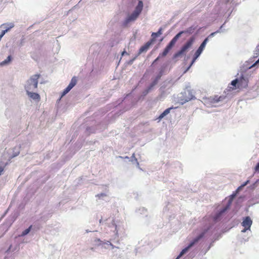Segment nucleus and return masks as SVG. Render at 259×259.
I'll return each instance as SVG.
<instances>
[{"label": "nucleus", "mask_w": 259, "mask_h": 259, "mask_svg": "<svg viewBox=\"0 0 259 259\" xmlns=\"http://www.w3.org/2000/svg\"><path fill=\"white\" fill-rule=\"evenodd\" d=\"M27 144L23 143L22 144L17 145L12 149L9 150L8 159L6 161L2 160L0 161V176L3 172L5 166L9 163L11 159L17 156L21 152L22 155H24V154L26 153L27 150H25V151H23V150L25 148H27Z\"/></svg>", "instance_id": "nucleus-1"}, {"label": "nucleus", "mask_w": 259, "mask_h": 259, "mask_svg": "<svg viewBox=\"0 0 259 259\" xmlns=\"http://www.w3.org/2000/svg\"><path fill=\"white\" fill-rule=\"evenodd\" d=\"M137 2H138V4L135 7L134 11L121 22V26L122 27H126L130 23L134 22L141 13L143 8V0H132V3L133 5H135Z\"/></svg>", "instance_id": "nucleus-2"}, {"label": "nucleus", "mask_w": 259, "mask_h": 259, "mask_svg": "<svg viewBox=\"0 0 259 259\" xmlns=\"http://www.w3.org/2000/svg\"><path fill=\"white\" fill-rule=\"evenodd\" d=\"M229 209V208L225 206L223 208L219 210L215 213L214 216L212 217H209L208 218H204V225L206 226L211 227V230H212L213 232V230L215 228L214 226L215 224L217 223L220 222L222 220L223 215Z\"/></svg>", "instance_id": "nucleus-3"}, {"label": "nucleus", "mask_w": 259, "mask_h": 259, "mask_svg": "<svg viewBox=\"0 0 259 259\" xmlns=\"http://www.w3.org/2000/svg\"><path fill=\"white\" fill-rule=\"evenodd\" d=\"M213 233V231L211 230V227L206 226L204 225L201 228L200 233L189 244L192 247L198 244L203 238L209 237Z\"/></svg>", "instance_id": "nucleus-4"}, {"label": "nucleus", "mask_w": 259, "mask_h": 259, "mask_svg": "<svg viewBox=\"0 0 259 259\" xmlns=\"http://www.w3.org/2000/svg\"><path fill=\"white\" fill-rule=\"evenodd\" d=\"M213 233V231L211 230V227L206 226L204 225L201 228L200 233L189 244L192 247L198 244L203 238L209 237Z\"/></svg>", "instance_id": "nucleus-5"}, {"label": "nucleus", "mask_w": 259, "mask_h": 259, "mask_svg": "<svg viewBox=\"0 0 259 259\" xmlns=\"http://www.w3.org/2000/svg\"><path fill=\"white\" fill-rule=\"evenodd\" d=\"M93 245L94 247H92L90 248V249L93 251H96V247L109 249L110 247H111L112 249L114 248L119 249V247L114 245L110 241L105 240L103 241L98 238H97L94 240Z\"/></svg>", "instance_id": "nucleus-6"}, {"label": "nucleus", "mask_w": 259, "mask_h": 259, "mask_svg": "<svg viewBox=\"0 0 259 259\" xmlns=\"http://www.w3.org/2000/svg\"><path fill=\"white\" fill-rule=\"evenodd\" d=\"M40 75L36 74L31 76L27 81L25 85V89L26 91H34L37 88L38 79Z\"/></svg>", "instance_id": "nucleus-7"}, {"label": "nucleus", "mask_w": 259, "mask_h": 259, "mask_svg": "<svg viewBox=\"0 0 259 259\" xmlns=\"http://www.w3.org/2000/svg\"><path fill=\"white\" fill-rule=\"evenodd\" d=\"M200 29V28H199L198 29L197 25H193L185 30H181V31L183 32V35L186 34L187 36H188L193 34L195 30H197L196 33L194 35L196 36L198 33Z\"/></svg>", "instance_id": "nucleus-8"}, {"label": "nucleus", "mask_w": 259, "mask_h": 259, "mask_svg": "<svg viewBox=\"0 0 259 259\" xmlns=\"http://www.w3.org/2000/svg\"><path fill=\"white\" fill-rule=\"evenodd\" d=\"M195 40V35H192L180 49L184 54L192 46Z\"/></svg>", "instance_id": "nucleus-9"}, {"label": "nucleus", "mask_w": 259, "mask_h": 259, "mask_svg": "<svg viewBox=\"0 0 259 259\" xmlns=\"http://www.w3.org/2000/svg\"><path fill=\"white\" fill-rule=\"evenodd\" d=\"M182 96L181 97H183L184 99L181 102L182 104L185 103L187 102H188L191 100L195 99L194 95L193 94L192 92L190 90H187L184 92L182 94Z\"/></svg>", "instance_id": "nucleus-10"}, {"label": "nucleus", "mask_w": 259, "mask_h": 259, "mask_svg": "<svg viewBox=\"0 0 259 259\" xmlns=\"http://www.w3.org/2000/svg\"><path fill=\"white\" fill-rule=\"evenodd\" d=\"M105 221H106V224L107 225L108 227H109V228H113L114 229L113 231L114 232H115V235H117L118 234V230L117 225L115 223L114 220L113 218L110 219V218H109L106 219Z\"/></svg>", "instance_id": "nucleus-11"}, {"label": "nucleus", "mask_w": 259, "mask_h": 259, "mask_svg": "<svg viewBox=\"0 0 259 259\" xmlns=\"http://www.w3.org/2000/svg\"><path fill=\"white\" fill-rule=\"evenodd\" d=\"M252 224V221L249 216H246L243 218L241 225L244 228H247V229H250V227Z\"/></svg>", "instance_id": "nucleus-12"}, {"label": "nucleus", "mask_w": 259, "mask_h": 259, "mask_svg": "<svg viewBox=\"0 0 259 259\" xmlns=\"http://www.w3.org/2000/svg\"><path fill=\"white\" fill-rule=\"evenodd\" d=\"M174 46H175L169 42L164 49L163 52L160 53L159 55L160 56L161 58L166 56Z\"/></svg>", "instance_id": "nucleus-13"}, {"label": "nucleus", "mask_w": 259, "mask_h": 259, "mask_svg": "<svg viewBox=\"0 0 259 259\" xmlns=\"http://www.w3.org/2000/svg\"><path fill=\"white\" fill-rule=\"evenodd\" d=\"M153 44V43L149 40L147 42L145 45L142 46L140 49L139 50L138 56L140 54H141L143 53H146L148 50L149 49L150 47Z\"/></svg>", "instance_id": "nucleus-14"}, {"label": "nucleus", "mask_w": 259, "mask_h": 259, "mask_svg": "<svg viewBox=\"0 0 259 259\" xmlns=\"http://www.w3.org/2000/svg\"><path fill=\"white\" fill-rule=\"evenodd\" d=\"M226 96H215L214 97H210L208 98V100L211 103L214 104L217 103L220 101H223L226 98Z\"/></svg>", "instance_id": "nucleus-15"}, {"label": "nucleus", "mask_w": 259, "mask_h": 259, "mask_svg": "<svg viewBox=\"0 0 259 259\" xmlns=\"http://www.w3.org/2000/svg\"><path fill=\"white\" fill-rule=\"evenodd\" d=\"M162 28L160 27L157 32H152L151 34V38L149 40L153 44L155 42L156 38L162 34Z\"/></svg>", "instance_id": "nucleus-16"}, {"label": "nucleus", "mask_w": 259, "mask_h": 259, "mask_svg": "<svg viewBox=\"0 0 259 259\" xmlns=\"http://www.w3.org/2000/svg\"><path fill=\"white\" fill-rule=\"evenodd\" d=\"M207 42H208L207 38H205L195 52H196L197 53H198V54L201 55L202 54V53L203 52L204 49H205L206 44Z\"/></svg>", "instance_id": "nucleus-17"}, {"label": "nucleus", "mask_w": 259, "mask_h": 259, "mask_svg": "<svg viewBox=\"0 0 259 259\" xmlns=\"http://www.w3.org/2000/svg\"><path fill=\"white\" fill-rule=\"evenodd\" d=\"M192 247L189 244L187 245L184 248H183L181 251L180 252L179 254L177 256V257L175 259H179L181 257H182L184 255L186 254L189 250Z\"/></svg>", "instance_id": "nucleus-18"}, {"label": "nucleus", "mask_w": 259, "mask_h": 259, "mask_svg": "<svg viewBox=\"0 0 259 259\" xmlns=\"http://www.w3.org/2000/svg\"><path fill=\"white\" fill-rule=\"evenodd\" d=\"M27 95L29 97L32 98L35 101H39L40 99V96L36 93L30 92V91H26Z\"/></svg>", "instance_id": "nucleus-19"}, {"label": "nucleus", "mask_w": 259, "mask_h": 259, "mask_svg": "<svg viewBox=\"0 0 259 259\" xmlns=\"http://www.w3.org/2000/svg\"><path fill=\"white\" fill-rule=\"evenodd\" d=\"M244 80V79H243V74H241V76L239 78H235V79L233 80L231 82V85H232V86L236 88L237 87L238 88H239V86H240V84H239V80Z\"/></svg>", "instance_id": "nucleus-20"}, {"label": "nucleus", "mask_w": 259, "mask_h": 259, "mask_svg": "<svg viewBox=\"0 0 259 259\" xmlns=\"http://www.w3.org/2000/svg\"><path fill=\"white\" fill-rule=\"evenodd\" d=\"M225 22L220 27V28L214 31V32H213L212 33H211L208 36H207L205 38H207L208 39V41H209V39L210 38H211L212 37H213V36H215V35L218 33H221V32H223V28L224 27V26L225 25Z\"/></svg>", "instance_id": "nucleus-21"}, {"label": "nucleus", "mask_w": 259, "mask_h": 259, "mask_svg": "<svg viewBox=\"0 0 259 259\" xmlns=\"http://www.w3.org/2000/svg\"><path fill=\"white\" fill-rule=\"evenodd\" d=\"M237 194V193H236V192H234L233 193V194H232L229 196V199L228 200V202H227L226 205H225L228 208H230V207L231 206V204L232 203V201L234 200V199L236 197Z\"/></svg>", "instance_id": "nucleus-22"}, {"label": "nucleus", "mask_w": 259, "mask_h": 259, "mask_svg": "<svg viewBox=\"0 0 259 259\" xmlns=\"http://www.w3.org/2000/svg\"><path fill=\"white\" fill-rule=\"evenodd\" d=\"M183 32L180 31L169 41L174 46L175 45L178 40L182 36Z\"/></svg>", "instance_id": "nucleus-23"}, {"label": "nucleus", "mask_w": 259, "mask_h": 259, "mask_svg": "<svg viewBox=\"0 0 259 259\" xmlns=\"http://www.w3.org/2000/svg\"><path fill=\"white\" fill-rule=\"evenodd\" d=\"M77 78L75 76H73L68 86L66 87L69 90H71L77 83Z\"/></svg>", "instance_id": "nucleus-24"}, {"label": "nucleus", "mask_w": 259, "mask_h": 259, "mask_svg": "<svg viewBox=\"0 0 259 259\" xmlns=\"http://www.w3.org/2000/svg\"><path fill=\"white\" fill-rule=\"evenodd\" d=\"M13 58L11 55L7 57V59L0 63V66H7L12 61Z\"/></svg>", "instance_id": "nucleus-25"}, {"label": "nucleus", "mask_w": 259, "mask_h": 259, "mask_svg": "<svg viewBox=\"0 0 259 259\" xmlns=\"http://www.w3.org/2000/svg\"><path fill=\"white\" fill-rule=\"evenodd\" d=\"M170 62L169 61H167L162 64L159 68V70L161 71L162 72L165 73L167 72V68L169 65Z\"/></svg>", "instance_id": "nucleus-26"}, {"label": "nucleus", "mask_w": 259, "mask_h": 259, "mask_svg": "<svg viewBox=\"0 0 259 259\" xmlns=\"http://www.w3.org/2000/svg\"><path fill=\"white\" fill-rule=\"evenodd\" d=\"M14 27V24L13 23H4L0 26L1 27H4L8 31L12 28Z\"/></svg>", "instance_id": "nucleus-27"}, {"label": "nucleus", "mask_w": 259, "mask_h": 259, "mask_svg": "<svg viewBox=\"0 0 259 259\" xmlns=\"http://www.w3.org/2000/svg\"><path fill=\"white\" fill-rule=\"evenodd\" d=\"M159 90L160 91V94L158 96V98L159 100H161L163 99L166 96V93L165 91L163 89H162V88H160Z\"/></svg>", "instance_id": "nucleus-28"}, {"label": "nucleus", "mask_w": 259, "mask_h": 259, "mask_svg": "<svg viewBox=\"0 0 259 259\" xmlns=\"http://www.w3.org/2000/svg\"><path fill=\"white\" fill-rule=\"evenodd\" d=\"M243 79H244V80L243 79L241 80H239V84L240 86L245 87L247 85L248 79L247 78H245L244 76Z\"/></svg>", "instance_id": "nucleus-29"}, {"label": "nucleus", "mask_w": 259, "mask_h": 259, "mask_svg": "<svg viewBox=\"0 0 259 259\" xmlns=\"http://www.w3.org/2000/svg\"><path fill=\"white\" fill-rule=\"evenodd\" d=\"M183 54H184L180 50L173 55L172 59V60H175L176 59L181 56Z\"/></svg>", "instance_id": "nucleus-30"}, {"label": "nucleus", "mask_w": 259, "mask_h": 259, "mask_svg": "<svg viewBox=\"0 0 259 259\" xmlns=\"http://www.w3.org/2000/svg\"><path fill=\"white\" fill-rule=\"evenodd\" d=\"M183 54H184L180 50L173 55L172 59V60H175L176 59L181 56Z\"/></svg>", "instance_id": "nucleus-31"}, {"label": "nucleus", "mask_w": 259, "mask_h": 259, "mask_svg": "<svg viewBox=\"0 0 259 259\" xmlns=\"http://www.w3.org/2000/svg\"><path fill=\"white\" fill-rule=\"evenodd\" d=\"M32 225L30 226L28 228L24 230L21 233V236H25L27 235L31 231L32 229Z\"/></svg>", "instance_id": "nucleus-32"}, {"label": "nucleus", "mask_w": 259, "mask_h": 259, "mask_svg": "<svg viewBox=\"0 0 259 259\" xmlns=\"http://www.w3.org/2000/svg\"><path fill=\"white\" fill-rule=\"evenodd\" d=\"M86 131L89 133V134H93L96 132V128L94 126L87 127Z\"/></svg>", "instance_id": "nucleus-33"}, {"label": "nucleus", "mask_w": 259, "mask_h": 259, "mask_svg": "<svg viewBox=\"0 0 259 259\" xmlns=\"http://www.w3.org/2000/svg\"><path fill=\"white\" fill-rule=\"evenodd\" d=\"M201 55H200L199 54H198V53H197L196 52H195L194 53V55L193 57V58H192V60L191 62V65H193L195 62L196 61V60L197 59V58L200 56Z\"/></svg>", "instance_id": "nucleus-34"}, {"label": "nucleus", "mask_w": 259, "mask_h": 259, "mask_svg": "<svg viewBox=\"0 0 259 259\" xmlns=\"http://www.w3.org/2000/svg\"><path fill=\"white\" fill-rule=\"evenodd\" d=\"M24 43L25 38L23 36L19 41H17V44L19 47L21 48L24 46Z\"/></svg>", "instance_id": "nucleus-35"}, {"label": "nucleus", "mask_w": 259, "mask_h": 259, "mask_svg": "<svg viewBox=\"0 0 259 259\" xmlns=\"http://www.w3.org/2000/svg\"><path fill=\"white\" fill-rule=\"evenodd\" d=\"M259 56V45L256 46L255 51H254L253 58H257Z\"/></svg>", "instance_id": "nucleus-36"}, {"label": "nucleus", "mask_w": 259, "mask_h": 259, "mask_svg": "<svg viewBox=\"0 0 259 259\" xmlns=\"http://www.w3.org/2000/svg\"><path fill=\"white\" fill-rule=\"evenodd\" d=\"M175 108L173 107H169V108H168L167 109H166L165 110H164L162 113L164 115V116H165L166 115H167L170 111V110L172 109H174Z\"/></svg>", "instance_id": "nucleus-37"}, {"label": "nucleus", "mask_w": 259, "mask_h": 259, "mask_svg": "<svg viewBox=\"0 0 259 259\" xmlns=\"http://www.w3.org/2000/svg\"><path fill=\"white\" fill-rule=\"evenodd\" d=\"M129 161H131L133 164H135L138 161L137 159L135 157V154H133L132 156L130 157Z\"/></svg>", "instance_id": "nucleus-38"}, {"label": "nucleus", "mask_w": 259, "mask_h": 259, "mask_svg": "<svg viewBox=\"0 0 259 259\" xmlns=\"http://www.w3.org/2000/svg\"><path fill=\"white\" fill-rule=\"evenodd\" d=\"M106 196L107 194L105 193H101L96 195V197H98L99 199H103L104 197Z\"/></svg>", "instance_id": "nucleus-39"}, {"label": "nucleus", "mask_w": 259, "mask_h": 259, "mask_svg": "<svg viewBox=\"0 0 259 259\" xmlns=\"http://www.w3.org/2000/svg\"><path fill=\"white\" fill-rule=\"evenodd\" d=\"M259 65V58L251 66L248 67V69H251L253 67H258Z\"/></svg>", "instance_id": "nucleus-40"}, {"label": "nucleus", "mask_w": 259, "mask_h": 259, "mask_svg": "<svg viewBox=\"0 0 259 259\" xmlns=\"http://www.w3.org/2000/svg\"><path fill=\"white\" fill-rule=\"evenodd\" d=\"M70 91V90H69L67 88H66L62 93H61V98L63 97V96H65L67 93H68Z\"/></svg>", "instance_id": "nucleus-41"}, {"label": "nucleus", "mask_w": 259, "mask_h": 259, "mask_svg": "<svg viewBox=\"0 0 259 259\" xmlns=\"http://www.w3.org/2000/svg\"><path fill=\"white\" fill-rule=\"evenodd\" d=\"M138 57V55H136L135 57H134L133 59L130 60L129 61H128V62H127V64L128 65H132L133 63H134V61L136 59V58H137Z\"/></svg>", "instance_id": "nucleus-42"}, {"label": "nucleus", "mask_w": 259, "mask_h": 259, "mask_svg": "<svg viewBox=\"0 0 259 259\" xmlns=\"http://www.w3.org/2000/svg\"><path fill=\"white\" fill-rule=\"evenodd\" d=\"M161 58V56L158 55V56L153 61L151 66H153L154 64L157 63V62H158Z\"/></svg>", "instance_id": "nucleus-43"}, {"label": "nucleus", "mask_w": 259, "mask_h": 259, "mask_svg": "<svg viewBox=\"0 0 259 259\" xmlns=\"http://www.w3.org/2000/svg\"><path fill=\"white\" fill-rule=\"evenodd\" d=\"M139 211L141 214H145L147 210L145 208L142 207L139 209Z\"/></svg>", "instance_id": "nucleus-44"}, {"label": "nucleus", "mask_w": 259, "mask_h": 259, "mask_svg": "<svg viewBox=\"0 0 259 259\" xmlns=\"http://www.w3.org/2000/svg\"><path fill=\"white\" fill-rule=\"evenodd\" d=\"M247 227L244 228V229L241 231V233H244L247 232V234L248 235V233H249L248 231H250V229H247Z\"/></svg>", "instance_id": "nucleus-45"}, {"label": "nucleus", "mask_w": 259, "mask_h": 259, "mask_svg": "<svg viewBox=\"0 0 259 259\" xmlns=\"http://www.w3.org/2000/svg\"><path fill=\"white\" fill-rule=\"evenodd\" d=\"M247 227L244 228V229L241 231V233H244L247 232V234L248 235V233H249L248 231H250V229H247Z\"/></svg>", "instance_id": "nucleus-46"}, {"label": "nucleus", "mask_w": 259, "mask_h": 259, "mask_svg": "<svg viewBox=\"0 0 259 259\" xmlns=\"http://www.w3.org/2000/svg\"><path fill=\"white\" fill-rule=\"evenodd\" d=\"M154 86L155 85L154 84L151 83L150 85L147 88V89L150 92Z\"/></svg>", "instance_id": "nucleus-47"}, {"label": "nucleus", "mask_w": 259, "mask_h": 259, "mask_svg": "<svg viewBox=\"0 0 259 259\" xmlns=\"http://www.w3.org/2000/svg\"><path fill=\"white\" fill-rule=\"evenodd\" d=\"M150 92V91H149L147 88L144 90L143 91V92H142V96H146Z\"/></svg>", "instance_id": "nucleus-48"}, {"label": "nucleus", "mask_w": 259, "mask_h": 259, "mask_svg": "<svg viewBox=\"0 0 259 259\" xmlns=\"http://www.w3.org/2000/svg\"><path fill=\"white\" fill-rule=\"evenodd\" d=\"M214 241H212L209 244V245L208 246V247H207V249L206 250V251H205V253L207 251H208L210 248H211V246H212L213 245V242Z\"/></svg>", "instance_id": "nucleus-49"}, {"label": "nucleus", "mask_w": 259, "mask_h": 259, "mask_svg": "<svg viewBox=\"0 0 259 259\" xmlns=\"http://www.w3.org/2000/svg\"><path fill=\"white\" fill-rule=\"evenodd\" d=\"M254 170L255 172H259V161L256 164L254 167Z\"/></svg>", "instance_id": "nucleus-50"}, {"label": "nucleus", "mask_w": 259, "mask_h": 259, "mask_svg": "<svg viewBox=\"0 0 259 259\" xmlns=\"http://www.w3.org/2000/svg\"><path fill=\"white\" fill-rule=\"evenodd\" d=\"M163 74L164 73L159 70V72L158 74L156 75V77H158V78L160 79L161 76L163 75Z\"/></svg>", "instance_id": "nucleus-51"}, {"label": "nucleus", "mask_w": 259, "mask_h": 259, "mask_svg": "<svg viewBox=\"0 0 259 259\" xmlns=\"http://www.w3.org/2000/svg\"><path fill=\"white\" fill-rule=\"evenodd\" d=\"M105 219H103L102 217L101 219L99 220V224L100 225L103 224V223H105L106 224V221H105Z\"/></svg>", "instance_id": "nucleus-52"}, {"label": "nucleus", "mask_w": 259, "mask_h": 259, "mask_svg": "<svg viewBox=\"0 0 259 259\" xmlns=\"http://www.w3.org/2000/svg\"><path fill=\"white\" fill-rule=\"evenodd\" d=\"M8 32V31L6 29H5V30H3L1 32V33L0 35H2V36L3 37V36H4V35H5L7 32Z\"/></svg>", "instance_id": "nucleus-53"}, {"label": "nucleus", "mask_w": 259, "mask_h": 259, "mask_svg": "<svg viewBox=\"0 0 259 259\" xmlns=\"http://www.w3.org/2000/svg\"><path fill=\"white\" fill-rule=\"evenodd\" d=\"M243 187H242V185H241L239 187H238V188L236 189L235 192L236 193H238L243 189Z\"/></svg>", "instance_id": "nucleus-54"}, {"label": "nucleus", "mask_w": 259, "mask_h": 259, "mask_svg": "<svg viewBox=\"0 0 259 259\" xmlns=\"http://www.w3.org/2000/svg\"><path fill=\"white\" fill-rule=\"evenodd\" d=\"M192 65H191V63H190V65L187 67L186 70L184 71V73H186L190 69Z\"/></svg>", "instance_id": "nucleus-55"}, {"label": "nucleus", "mask_w": 259, "mask_h": 259, "mask_svg": "<svg viewBox=\"0 0 259 259\" xmlns=\"http://www.w3.org/2000/svg\"><path fill=\"white\" fill-rule=\"evenodd\" d=\"M164 116V115L161 113L158 117L157 118V119L159 120V121L161 120Z\"/></svg>", "instance_id": "nucleus-56"}, {"label": "nucleus", "mask_w": 259, "mask_h": 259, "mask_svg": "<svg viewBox=\"0 0 259 259\" xmlns=\"http://www.w3.org/2000/svg\"><path fill=\"white\" fill-rule=\"evenodd\" d=\"M249 181L247 180L246 181H245L242 184V187H244V186H246L249 183Z\"/></svg>", "instance_id": "nucleus-57"}, {"label": "nucleus", "mask_w": 259, "mask_h": 259, "mask_svg": "<svg viewBox=\"0 0 259 259\" xmlns=\"http://www.w3.org/2000/svg\"><path fill=\"white\" fill-rule=\"evenodd\" d=\"M153 84H154V85H156L158 83V82L156 80H155L154 79H153V80L151 82Z\"/></svg>", "instance_id": "nucleus-58"}, {"label": "nucleus", "mask_w": 259, "mask_h": 259, "mask_svg": "<svg viewBox=\"0 0 259 259\" xmlns=\"http://www.w3.org/2000/svg\"><path fill=\"white\" fill-rule=\"evenodd\" d=\"M119 158H122V159H130V157H128V156H125V157H123V156H119Z\"/></svg>", "instance_id": "nucleus-59"}, {"label": "nucleus", "mask_w": 259, "mask_h": 259, "mask_svg": "<svg viewBox=\"0 0 259 259\" xmlns=\"http://www.w3.org/2000/svg\"><path fill=\"white\" fill-rule=\"evenodd\" d=\"M237 1H236L235 0H231V3L232 4V5H237Z\"/></svg>", "instance_id": "nucleus-60"}, {"label": "nucleus", "mask_w": 259, "mask_h": 259, "mask_svg": "<svg viewBox=\"0 0 259 259\" xmlns=\"http://www.w3.org/2000/svg\"><path fill=\"white\" fill-rule=\"evenodd\" d=\"M135 164H136V166H137V167L138 168H139V169H142L140 167L139 163V162H138V161H137V162H136V163H135Z\"/></svg>", "instance_id": "nucleus-61"}, {"label": "nucleus", "mask_w": 259, "mask_h": 259, "mask_svg": "<svg viewBox=\"0 0 259 259\" xmlns=\"http://www.w3.org/2000/svg\"><path fill=\"white\" fill-rule=\"evenodd\" d=\"M125 54H127V53L126 52V51L124 50L121 53V56H123Z\"/></svg>", "instance_id": "nucleus-62"}, {"label": "nucleus", "mask_w": 259, "mask_h": 259, "mask_svg": "<svg viewBox=\"0 0 259 259\" xmlns=\"http://www.w3.org/2000/svg\"><path fill=\"white\" fill-rule=\"evenodd\" d=\"M248 237H247V239H245V238H242V240H241V242H243V241H244V242L247 241H248Z\"/></svg>", "instance_id": "nucleus-63"}, {"label": "nucleus", "mask_w": 259, "mask_h": 259, "mask_svg": "<svg viewBox=\"0 0 259 259\" xmlns=\"http://www.w3.org/2000/svg\"><path fill=\"white\" fill-rule=\"evenodd\" d=\"M155 80L157 81V82H158L159 80L160 79L158 77H155V78L154 79Z\"/></svg>", "instance_id": "nucleus-64"}]
</instances>
